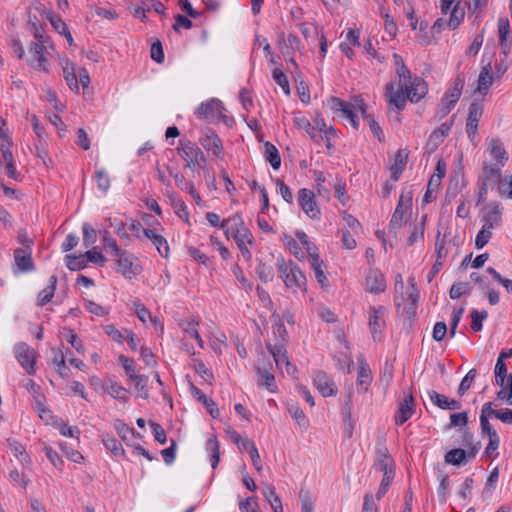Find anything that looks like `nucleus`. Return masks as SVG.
<instances>
[{"label":"nucleus","mask_w":512,"mask_h":512,"mask_svg":"<svg viewBox=\"0 0 512 512\" xmlns=\"http://www.w3.org/2000/svg\"><path fill=\"white\" fill-rule=\"evenodd\" d=\"M507 373V367L504 361L502 359H497L496 365H495V381L496 384L500 387H504V382L506 378Z\"/></svg>","instance_id":"61"},{"label":"nucleus","mask_w":512,"mask_h":512,"mask_svg":"<svg viewBox=\"0 0 512 512\" xmlns=\"http://www.w3.org/2000/svg\"><path fill=\"white\" fill-rule=\"evenodd\" d=\"M385 97L388 105L395 107L397 111H402L408 100L403 85H399L396 89L392 82L385 85Z\"/></svg>","instance_id":"8"},{"label":"nucleus","mask_w":512,"mask_h":512,"mask_svg":"<svg viewBox=\"0 0 512 512\" xmlns=\"http://www.w3.org/2000/svg\"><path fill=\"white\" fill-rule=\"evenodd\" d=\"M14 260L19 268L23 272H29L34 269V264L30 254H27L25 250L18 248L14 251Z\"/></svg>","instance_id":"32"},{"label":"nucleus","mask_w":512,"mask_h":512,"mask_svg":"<svg viewBox=\"0 0 512 512\" xmlns=\"http://www.w3.org/2000/svg\"><path fill=\"white\" fill-rule=\"evenodd\" d=\"M444 141L443 134H438L435 130L429 136L425 149L427 152H434L438 146Z\"/></svg>","instance_id":"63"},{"label":"nucleus","mask_w":512,"mask_h":512,"mask_svg":"<svg viewBox=\"0 0 512 512\" xmlns=\"http://www.w3.org/2000/svg\"><path fill=\"white\" fill-rule=\"evenodd\" d=\"M497 185L501 195L512 199V175L501 178Z\"/></svg>","instance_id":"62"},{"label":"nucleus","mask_w":512,"mask_h":512,"mask_svg":"<svg viewBox=\"0 0 512 512\" xmlns=\"http://www.w3.org/2000/svg\"><path fill=\"white\" fill-rule=\"evenodd\" d=\"M52 352V362L56 366L57 373L64 379L68 378L70 374V369L66 367L64 352L62 350L56 349H52Z\"/></svg>","instance_id":"36"},{"label":"nucleus","mask_w":512,"mask_h":512,"mask_svg":"<svg viewBox=\"0 0 512 512\" xmlns=\"http://www.w3.org/2000/svg\"><path fill=\"white\" fill-rule=\"evenodd\" d=\"M366 291L380 294L386 290L384 275L377 269L370 270L365 280Z\"/></svg>","instance_id":"16"},{"label":"nucleus","mask_w":512,"mask_h":512,"mask_svg":"<svg viewBox=\"0 0 512 512\" xmlns=\"http://www.w3.org/2000/svg\"><path fill=\"white\" fill-rule=\"evenodd\" d=\"M445 462L451 465L465 464L467 459V452L461 448H455L445 454Z\"/></svg>","instance_id":"39"},{"label":"nucleus","mask_w":512,"mask_h":512,"mask_svg":"<svg viewBox=\"0 0 512 512\" xmlns=\"http://www.w3.org/2000/svg\"><path fill=\"white\" fill-rule=\"evenodd\" d=\"M464 85H465V76L463 73H459L455 77L452 86L445 92L444 97L446 99H449V100L457 103L459 98L461 97Z\"/></svg>","instance_id":"29"},{"label":"nucleus","mask_w":512,"mask_h":512,"mask_svg":"<svg viewBox=\"0 0 512 512\" xmlns=\"http://www.w3.org/2000/svg\"><path fill=\"white\" fill-rule=\"evenodd\" d=\"M206 450L211 455V466L215 469L220 460L219 442L215 435L209 437L206 441Z\"/></svg>","instance_id":"37"},{"label":"nucleus","mask_w":512,"mask_h":512,"mask_svg":"<svg viewBox=\"0 0 512 512\" xmlns=\"http://www.w3.org/2000/svg\"><path fill=\"white\" fill-rule=\"evenodd\" d=\"M353 391L350 389L344 398V403L341 408V415L343 419V432L347 439L353 436L355 421L352 418L353 403H352Z\"/></svg>","instance_id":"9"},{"label":"nucleus","mask_w":512,"mask_h":512,"mask_svg":"<svg viewBox=\"0 0 512 512\" xmlns=\"http://www.w3.org/2000/svg\"><path fill=\"white\" fill-rule=\"evenodd\" d=\"M465 12L462 8L459 7V4H456L452 11L448 21V26L450 29H456L460 22L464 19Z\"/></svg>","instance_id":"53"},{"label":"nucleus","mask_w":512,"mask_h":512,"mask_svg":"<svg viewBox=\"0 0 512 512\" xmlns=\"http://www.w3.org/2000/svg\"><path fill=\"white\" fill-rule=\"evenodd\" d=\"M223 110V103L217 98H212L208 101L202 102L197 107L195 115L199 120H204L207 122L223 120L227 124L228 121H231V119L223 114Z\"/></svg>","instance_id":"2"},{"label":"nucleus","mask_w":512,"mask_h":512,"mask_svg":"<svg viewBox=\"0 0 512 512\" xmlns=\"http://www.w3.org/2000/svg\"><path fill=\"white\" fill-rule=\"evenodd\" d=\"M493 231L485 228H481L475 238V247L482 249L491 239Z\"/></svg>","instance_id":"64"},{"label":"nucleus","mask_w":512,"mask_h":512,"mask_svg":"<svg viewBox=\"0 0 512 512\" xmlns=\"http://www.w3.org/2000/svg\"><path fill=\"white\" fill-rule=\"evenodd\" d=\"M115 429L117 430L118 435L122 438L123 441H129L130 438L134 437V429L127 426L121 420L115 421Z\"/></svg>","instance_id":"57"},{"label":"nucleus","mask_w":512,"mask_h":512,"mask_svg":"<svg viewBox=\"0 0 512 512\" xmlns=\"http://www.w3.org/2000/svg\"><path fill=\"white\" fill-rule=\"evenodd\" d=\"M272 77L275 80V82L282 88L283 92L286 95H289L290 94V86H289L288 78L285 75V73L281 69L275 68L272 71Z\"/></svg>","instance_id":"50"},{"label":"nucleus","mask_w":512,"mask_h":512,"mask_svg":"<svg viewBox=\"0 0 512 512\" xmlns=\"http://www.w3.org/2000/svg\"><path fill=\"white\" fill-rule=\"evenodd\" d=\"M256 273L263 283H268L274 278L273 268L263 262H259L258 266L256 267Z\"/></svg>","instance_id":"48"},{"label":"nucleus","mask_w":512,"mask_h":512,"mask_svg":"<svg viewBox=\"0 0 512 512\" xmlns=\"http://www.w3.org/2000/svg\"><path fill=\"white\" fill-rule=\"evenodd\" d=\"M313 384L323 397L335 396L337 394V386L334 380L323 371L315 373Z\"/></svg>","instance_id":"11"},{"label":"nucleus","mask_w":512,"mask_h":512,"mask_svg":"<svg viewBox=\"0 0 512 512\" xmlns=\"http://www.w3.org/2000/svg\"><path fill=\"white\" fill-rule=\"evenodd\" d=\"M199 141L206 151L212 152V154L218 158L222 156V141L213 130L206 129Z\"/></svg>","instance_id":"12"},{"label":"nucleus","mask_w":512,"mask_h":512,"mask_svg":"<svg viewBox=\"0 0 512 512\" xmlns=\"http://www.w3.org/2000/svg\"><path fill=\"white\" fill-rule=\"evenodd\" d=\"M257 374H258V385L264 386L272 393L276 391L277 387L275 384V377L272 373L269 372L268 367L258 366Z\"/></svg>","instance_id":"31"},{"label":"nucleus","mask_w":512,"mask_h":512,"mask_svg":"<svg viewBox=\"0 0 512 512\" xmlns=\"http://www.w3.org/2000/svg\"><path fill=\"white\" fill-rule=\"evenodd\" d=\"M62 68L67 85L72 91L77 92L79 90V82L74 63L70 60H65L62 64Z\"/></svg>","instance_id":"28"},{"label":"nucleus","mask_w":512,"mask_h":512,"mask_svg":"<svg viewBox=\"0 0 512 512\" xmlns=\"http://www.w3.org/2000/svg\"><path fill=\"white\" fill-rule=\"evenodd\" d=\"M357 359L359 364L357 387L359 390L366 392L372 381L371 370L363 356H359Z\"/></svg>","instance_id":"21"},{"label":"nucleus","mask_w":512,"mask_h":512,"mask_svg":"<svg viewBox=\"0 0 512 512\" xmlns=\"http://www.w3.org/2000/svg\"><path fill=\"white\" fill-rule=\"evenodd\" d=\"M131 381L134 383V387L138 395L141 398L147 399L149 397V392L147 389L148 376L138 374L137 376H133Z\"/></svg>","instance_id":"43"},{"label":"nucleus","mask_w":512,"mask_h":512,"mask_svg":"<svg viewBox=\"0 0 512 512\" xmlns=\"http://www.w3.org/2000/svg\"><path fill=\"white\" fill-rule=\"evenodd\" d=\"M196 325H198V322H195L194 320L181 321L179 324L182 331L189 335L190 337L194 338L198 342L199 346L203 348V340L198 330L196 329Z\"/></svg>","instance_id":"41"},{"label":"nucleus","mask_w":512,"mask_h":512,"mask_svg":"<svg viewBox=\"0 0 512 512\" xmlns=\"http://www.w3.org/2000/svg\"><path fill=\"white\" fill-rule=\"evenodd\" d=\"M57 285V277L52 275L49 278V285L41 290L38 295V305L44 306L51 301L54 296Z\"/></svg>","instance_id":"35"},{"label":"nucleus","mask_w":512,"mask_h":512,"mask_svg":"<svg viewBox=\"0 0 512 512\" xmlns=\"http://www.w3.org/2000/svg\"><path fill=\"white\" fill-rule=\"evenodd\" d=\"M322 264L323 261L320 259L319 255L313 256L312 259H310V265L315 273V277L318 281V283L321 286H325L327 282V277L325 276L323 270H322Z\"/></svg>","instance_id":"45"},{"label":"nucleus","mask_w":512,"mask_h":512,"mask_svg":"<svg viewBox=\"0 0 512 512\" xmlns=\"http://www.w3.org/2000/svg\"><path fill=\"white\" fill-rule=\"evenodd\" d=\"M105 389L107 393L114 399L120 400L124 403L129 399V391L114 380H107Z\"/></svg>","instance_id":"27"},{"label":"nucleus","mask_w":512,"mask_h":512,"mask_svg":"<svg viewBox=\"0 0 512 512\" xmlns=\"http://www.w3.org/2000/svg\"><path fill=\"white\" fill-rule=\"evenodd\" d=\"M409 152L406 149H399L395 155L394 163L390 166L391 178L398 181L407 164Z\"/></svg>","instance_id":"23"},{"label":"nucleus","mask_w":512,"mask_h":512,"mask_svg":"<svg viewBox=\"0 0 512 512\" xmlns=\"http://www.w3.org/2000/svg\"><path fill=\"white\" fill-rule=\"evenodd\" d=\"M95 179L97 187L106 193L110 188V178L108 173L104 169H97L95 172Z\"/></svg>","instance_id":"51"},{"label":"nucleus","mask_w":512,"mask_h":512,"mask_svg":"<svg viewBox=\"0 0 512 512\" xmlns=\"http://www.w3.org/2000/svg\"><path fill=\"white\" fill-rule=\"evenodd\" d=\"M407 210L402 208V204L398 203L396 209L391 217L389 227L392 230H397L401 227L404 215Z\"/></svg>","instance_id":"52"},{"label":"nucleus","mask_w":512,"mask_h":512,"mask_svg":"<svg viewBox=\"0 0 512 512\" xmlns=\"http://www.w3.org/2000/svg\"><path fill=\"white\" fill-rule=\"evenodd\" d=\"M115 258H117V271L125 278L132 279L141 273L142 267L133 254L122 251Z\"/></svg>","instance_id":"3"},{"label":"nucleus","mask_w":512,"mask_h":512,"mask_svg":"<svg viewBox=\"0 0 512 512\" xmlns=\"http://www.w3.org/2000/svg\"><path fill=\"white\" fill-rule=\"evenodd\" d=\"M118 362L124 368L125 372L128 375V379L132 380L133 376H137L136 373V364L132 358H129L125 355H119Z\"/></svg>","instance_id":"49"},{"label":"nucleus","mask_w":512,"mask_h":512,"mask_svg":"<svg viewBox=\"0 0 512 512\" xmlns=\"http://www.w3.org/2000/svg\"><path fill=\"white\" fill-rule=\"evenodd\" d=\"M190 391L195 399L201 402L207 409L208 413L214 418L219 417V409L216 407L215 402L208 398L201 389L190 383Z\"/></svg>","instance_id":"22"},{"label":"nucleus","mask_w":512,"mask_h":512,"mask_svg":"<svg viewBox=\"0 0 512 512\" xmlns=\"http://www.w3.org/2000/svg\"><path fill=\"white\" fill-rule=\"evenodd\" d=\"M502 167L503 166L499 164L488 163L485 161L483 163L480 181L485 182V185H490L491 187L497 185L501 180Z\"/></svg>","instance_id":"15"},{"label":"nucleus","mask_w":512,"mask_h":512,"mask_svg":"<svg viewBox=\"0 0 512 512\" xmlns=\"http://www.w3.org/2000/svg\"><path fill=\"white\" fill-rule=\"evenodd\" d=\"M407 98L412 103L419 102L428 92L427 83L421 77H414L403 85Z\"/></svg>","instance_id":"10"},{"label":"nucleus","mask_w":512,"mask_h":512,"mask_svg":"<svg viewBox=\"0 0 512 512\" xmlns=\"http://www.w3.org/2000/svg\"><path fill=\"white\" fill-rule=\"evenodd\" d=\"M491 64L488 63L486 66H484L478 76V85H477V91L481 94H486L489 87L493 83V78L491 76Z\"/></svg>","instance_id":"34"},{"label":"nucleus","mask_w":512,"mask_h":512,"mask_svg":"<svg viewBox=\"0 0 512 512\" xmlns=\"http://www.w3.org/2000/svg\"><path fill=\"white\" fill-rule=\"evenodd\" d=\"M488 151L496 164L504 166L508 161V154L499 139H491L488 144Z\"/></svg>","instance_id":"24"},{"label":"nucleus","mask_w":512,"mask_h":512,"mask_svg":"<svg viewBox=\"0 0 512 512\" xmlns=\"http://www.w3.org/2000/svg\"><path fill=\"white\" fill-rule=\"evenodd\" d=\"M330 102L332 109L342 112L343 116L347 119L352 118L354 114H356L355 110L357 109V103L353 105L337 97H332Z\"/></svg>","instance_id":"33"},{"label":"nucleus","mask_w":512,"mask_h":512,"mask_svg":"<svg viewBox=\"0 0 512 512\" xmlns=\"http://www.w3.org/2000/svg\"><path fill=\"white\" fill-rule=\"evenodd\" d=\"M264 147L265 159L271 164L273 169H279L281 165V156L278 149L270 142H266Z\"/></svg>","instance_id":"40"},{"label":"nucleus","mask_w":512,"mask_h":512,"mask_svg":"<svg viewBox=\"0 0 512 512\" xmlns=\"http://www.w3.org/2000/svg\"><path fill=\"white\" fill-rule=\"evenodd\" d=\"M44 42H33L30 45V53L33 54L31 65L37 70H46L45 63L47 62L44 56Z\"/></svg>","instance_id":"26"},{"label":"nucleus","mask_w":512,"mask_h":512,"mask_svg":"<svg viewBox=\"0 0 512 512\" xmlns=\"http://www.w3.org/2000/svg\"><path fill=\"white\" fill-rule=\"evenodd\" d=\"M267 349L270 352V354L272 355V357L276 363V366L279 369H282V366L285 365L289 361L288 356H287V351L282 343H276L274 345L268 344Z\"/></svg>","instance_id":"30"},{"label":"nucleus","mask_w":512,"mask_h":512,"mask_svg":"<svg viewBox=\"0 0 512 512\" xmlns=\"http://www.w3.org/2000/svg\"><path fill=\"white\" fill-rule=\"evenodd\" d=\"M502 206L499 202H490L482 209V227L492 230L502 225Z\"/></svg>","instance_id":"7"},{"label":"nucleus","mask_w":512,"mask_h":512,"mask_svg":"<svg viewBox=\"0 0 512 512\" xmlns=\"http://www.w3.org/2000/svg\"><path fill=\"white\" fill-rule=\"evenodd\" d=\"M368 324L374 341H381L383 338V331L386 326L385 316L387 310L384 306H370L369 307Z\"/></svg>","instance_id":"4"},{"label":"nucleus","mask_w":512,"mask_h":512,"mask_svg":"<svg viewBox=\"0 0 512 512\" xmlns=\"http://www.w3.org/2000/svg\"><path fill=\"white\" fill-rule=\"evenodd\" d=\"M279 276L283 279L286 287L293 291L305 290L306 277L300 268L292 261L286 262L283 258L277 262Z\"/></svg>","instance_id":"1"},{"label":"nucleus","mask_w":512,"mask_h":512,"mask_svg":"<svg viewBox=\"0 0 512 512\" xmlns=\"http://www.w3.org/2000/svg\"><path fill=\"white\" fill-rule=\"evenodd\" d=\"M469 292V284L466 282H455L450 290L449 296L451 299H459L463 294Z\"/></svg>","instance_id":"59"},{"label":"nucleus","mask_w":512,"mask_h":512,"mask_svg":"<svg viewBox=\"0 0 512 512\" xmlns=\"http://www.w3.org/2000/svg\"><path fill=\"white\" fill-rule=\"evenodd\" d=\"M143 236L153 243L158 253L162 257H168L170 249L167 240L164 238V236L158 234L157 231L154 229L143 230Z\"/></svg>","instance_id":"19"},{"label":"nucleus","mask_w":512,"mask_h":512,"mask_svg":"<svg viewBox=\"0 0 512 512\" xmlns=\"http://www.w3.org/2000/svg\"><path fill=\"white\" fill-rule=\"evenodd\" d=\"M66 266L72 271H80L86 267L87 260L85 254L82 255H66Z\"/></svg>","instance_id":"42"},{"label":"nucleus","mask_w":512,"mask_h":512,"mask_svg":"<svg viewBox=\"0 0 512 512\" xmlns=\"http://www.w3.org/2000/svg\"><path fill=\"white\" fill-rule=\"evenodd\" d=\"M446 164L443 160H439L436 165V172L430 177V186L435 185L439 188L442 178L445 176Z\"/></svg>","instance_id":"58"},{"label":"nucleus","mask_w":512,"mask_h":512,"mask_svg":"<svg viewBox=\"0 0 512 512\" xmlns=\"http://www.w3.org/2000/svg\"><path fill=\"white\" fill-rule=\"evenodd\" d=\"M220 228L225 230L226 235L231 233L232 236L239 234L245 237V235L247 236V232H250L245 226L242 216L238 213L224 219L220 224Z\"/></svg>","instance_id":"13"},{"label":"nucleus","mask_w":512,"mask_h":512,"mask_svg":"<svg viewBox=\"0 0 512 512\" xmlns=\"http://www.w3.org/2000/svg\"><path fill=\"white\" fill-rule=\"evenodd\" d=\"M83 230V244L85 247H89L94 244L97 240L96 230L88 223H84L82 226Z\"/></svg>","instance_id":"56"},{"label":"nucleus","mask_w":512,"mask_h":512,"mask_svg":"<svg viewBox=\"0 0 512 512\" xmlns=\"http://www.w3.org/2000/svg\"><path fill=\"white\" fill-rule=\"evenodd\" d=\"M483 114V105L479 102H473L469 106V113L466 121V132L468 137L476 134L478 123Z\"/></svg>","instance_id":"17"},{"label":"nucleus","mask_w":512,"mask_h":512,"mask_svg":"<svg viewBox=\"0 0 512 512\" xmlns=\"http://www.w3.org/2000/svg\"><path fill=\"white\" fill-rule=\"evenodd\" d=\"M471 316V329L475 332H479L483 329V321L488 317L486 310L478 311L473 309L470 313Z\"/></svg>","instance_id":"47"},{"label":"nucleus","mask_w":512,"mask_h":512,"mask_svg":"<svg viewBox=\"0 0 512 512\" xmlns=\"http://www.w3.org/2000/svg\"><path fill=\"white\" fill-rule=\"evenodd\" d=\"M193 362H194L193 367H194L195 372L198 375H200V377L204 381L211 384L212 381L214 380L213 373L205 366V364L202 361L194 360Z\"/></svg>","instance_id":"54"},{"label":"nucleus","mask_w":512,"mask_h":512,"mask_svg":"<svg viewBox=\"0 0 512 512\" xmlns=\"http://www.w3.org/2000/svg\"><path fill=\"white\" fill-rule=\"evenodd\" d=\"M297 201L304 213L313 220L320 218V208L315 200L313 191L302 188L298 191Z\"/></svg>","instance_id":"6"},{"label":"nucleus","mask_w":512,"mask_h":512,"mask_svg":"<svg viewBox=\"0 0 512 512\" xmlns=\"http://www.w3.org/2000/svg\"><path fill=\"white\" fill-rule=\"evenodd\" d=\"M477 371L475 368H472L468 371V373L464 376L460 385L458 387V394L460 396L464 395L466 391H468L476 377Z\"/></svg>","instance_id":"55"},{"label":"nucleus","mask_w":512,"mask_h":512,"mask_svg":"<svg viewBox=\"0 0 512 512\" xmlns=\"http://www.w3.org/2000/svg\"><path fill=\"white\" fill-rule=\"evenodd\" d=\"M177 150L185 162H193L203 155L201 149L191 141H180Z\"/></svg>","instance_id":"20"},{"label":"nucleus","mask_w":512,"mask_h":512,"mask_svg":"<svg viewBox=\"0 0 512 512\" xmlns=\"http://www.w3.org/2000/svg\"><path fill=\"white\" fill-rule=\"evenodd\" d=\"M490 413H493V404L492 402H486L483 404L480 414V427H481V433L483 435H487L490 438H497L499 437L496 430L493 429L489 422V418L492 416Z\"/></svg>","instance_id":"18"},{"label":"nucleus","mask_w":512,"mask_h":512,"mask_svg":"<svg viewBox=\"0 0 512 512\" xmlns=\"http://www.w3.org/2000/svg\"><path fill=\"white\" fill-rule=\"evenodd\" d=\"M14 355L18 363L29 374L34 375L36 372V351L24 342L17 343L14 346Z\"/></svg>","instance_id":"5"},{"label":"nucleus","mask_w":512,"mask_h":512,"mask_svg":"<svg viewBox=\"0 0 512 512\" xmlns=\"http://www.w3.org/2000/svg\"><path fill=\"white\" fill-rule=\"evenodd\" d=\"M296 236H297V238L299 239V241L301 242V244H302L303 246H305V248H306V250H307V252H308V255H309V258H310V259H312V258H313V256H315V255H319V254L317 253V248H316V246H315V245H313V244L310 242L309 237H308V235H307L305 232H303V231H298V232L296 233Z\"/></svg>","instance_id":"60"},{"label":"nucleus","mask_w":512,"mask_h":512,"mask_svg":"<svg viewBox=\"0 0 512 512\" xmlns=\"http://www.w3.org/2000/svg\"><path fill=\"white\" fill-rule=\"evenodd\" d=\"M233 238H234L235 242L237 243V246H238L242 256L244 257V259L247 261H250L252 255L247 247V244H251L253 241V236H252L251 232H247V236L245 235V237L238 234V235H234Z\"/></svg>","instance_id":"38"},{"label":"nucleus","mask_w":512,"mask_h":512,"mask_svg":"<svg viewBox=\"0 0 512 512\" xmlns=\"http://www.w3.org/2000/svg\"><path fill=\"white\" fill-rule=\"evenodd\" d=\"M273 317L275 319L273 333L278 339L277 343H282L284 345V343L288 341V332L283 323V320L279 316H276L275 314H273Z\"/></svg>","instance_id":"46"},{"label":"nucleus","mask_w":512,"mask_h":512,"mask_svg":"<svg viewBox=\"0 0 512 512\" xmlns=\"http://www.w3.org/2000/svg\"><path fill=\"white\" fill-rule=\"evenodd\" d=\"M392 466L393 460L388 452V449L386 447L377 448L375 462L376 469L382 471L383 473L393 472Z\"/></svg>","instance_id":"25"},{"label":"nucleus","mask_w":512,"mask_h":512,"mask_svg":"<svg viewBox=\"0 0 512 512\" xmlns=\"http://www.w3.org/2000/svg\"><path fill=\"white\" fill-rule=\"evenodd\" d=\"M414 412V398L412 393H408L399 404V408L395 414V423L397 425H403L408 419L412 417Z\"/></svg>","instance_id":"14"},{"label":"nucleus","mask_w":512,"mask_h":512,"mask_svg":"<svg viewBox=\"0 0 512 512\" xmlns=\"http://www.w3.org/2000/svg\"><path fill=\"white\" fill-rule=\"evenodd\" d=\"M102 442L106 449L110 450L115 456L124 455L125 451L121 445L113 436L105 434L102 436Z\"/></svg>","instance_id":"44"}]
</instances>
